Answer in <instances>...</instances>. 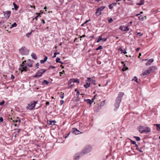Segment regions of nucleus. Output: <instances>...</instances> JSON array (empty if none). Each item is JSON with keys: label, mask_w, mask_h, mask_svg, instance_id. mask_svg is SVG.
<instances>
[{"label": "nucleus", "mask_w": 160, "mask_h": 160, "mask_svg": "<svg viewBox=\"0 0 160 160\" xmlns=\"http://www.w3.org/2000/svg\"><path fill=\"white\" fill-rule=\"evenodd\" d=\"M137 129L139 132L141 133H142L144 132L147 133L151 132V129L149 127H144L142 126H140L138 127Z\"/></svg>", "instance_id": "obj_1"}, {"label": "nucleus", "mask_w": 160, "mask_h": 160, "mask_svg": "<svg viewBox=\"0 0 160 160\" xmlns=\"http://www.w3.org/2000/svg\"><path fill=\"white\" fill-rule=\"evenodd\" d=\"M92 149V148L90 146H86L82 150L81 152V155H83L89 153Z\"/></svg>", "instance_id": "obj_2"}, {"label": "nucleus", "mask_w": 160, "mask_h": 160, "mask_svg": "<svg viewBox=\"0 0 160 160\" xmlns=\"http://www.w3.org/2000/svg\"><path fill=\"white\" fill-rule=\"evenodd\" d=\"M86 82V84H85L84 85V87L86 88H89L91 83H93V84L95 85V81L93 79H91L90 78H88V80Z\"/></svg>", "instance_id": "obj_3"}, {"label": "nucleus", "mask_w": 160, "mask_h": 160, "mask_svg": "<svg viewBox=\"0 0 160 160\" xmlns=\"http://www.w3.org/2000/svg\"><path fill=\"white\" fill-rule=\"evenodd\" d=\"M37 102L33 101L31 102L28 104V106L26 107L27 110H31L35 107V104L37 103Z\"/></svg>", "instance_id": "obj_4"}, {"label": "nucleus", "mask_w": 160, "mask_h": 160, "mask_svg": "<svg viewBox=\"0 0 160 160\" xmlns=\"http://www.w3.org/2000/svg\"><path fill=\"white\" fill-rule=\"evenodd\" d=\"M153 68H154L155 69H157V68L155 66L150 67H149L148 69L145 71L141 74V76L143 77L144 75L149 74L151 72Z\"/></svg>", "instance_id": "obj_5"}, {"label": "nucleus", "mask_w": 160, "mask_h": 160, "mask_svg": "<svg viewBox=\"0 0 160 160\" xmlns=\"http://www.w3.org/2000/svg\"><path fill=\"white\" fill-rule=\"evenodd\" d=\"M46 70L45 69H41L38 71L36 73V75L33 76L34 78H38L41 77L42 75L46 71Z\"/></svg>", "instance_id": "obj_6"}, {"label": "nucleus", "mask_w": 160, "mask_h": 160, "mask_svg": "<svg viewBox=\"0 0 160 160\" xmlns=\"http://www.w3.org/2000/svg\"><path fill=\"white\" fill-rule=\"evenodd\" d=\"M20 52L22 55H28L29 52V50L27 49L25 47H22L19 49Z\"/></svg>", "instance_id": "obj_7"}, {"label": "nucleus", "mask_w": 160, "mask_h": 160, "mask_svg": "<svg viewBox=\"0 0 160 160\" xmlns=\"http://www.w3.org/2000/svg\"><path fill=\"white\" fill-rule=\"evenodd\" d=\"M105 8L104 6H102L99 7L96 9V12L95 13V14L97 16H99L102 14V11Z\"/></svg>", "instance_id": "obj_8"}, {"label": "nucleus", "mask_w": 160, "mask_h": 160, "mask_svg": "<svg viewBox=\"0 0 160 160\" xmlns=\"http://www.w3.org/2000/svg\"><path fill=\"white\" fill-rule=\"evenodd\" d=\"M26 62V61H25L23 62L22 64L20 65L21 67L19 68V70H21L22 72L23 71L26 72L27 71L28 64L27 63H24V62Z\"/></svg>", "instance_id": "obj_9"}, {"label": "nucleus", "mask_w": 160, "mask_h": 160, "mask_svg": "<svg viewBox=\"0 0 160 160\" xmlns=\"http://www.w3.org/2000/svg\"><path fill=\"white\" fill-rule=\"evenodd\" d=\"M11 122H13L14 123H15L14 124V125L15 127H18L20 124V123L21 122V120L20 118H19L18 117L17 118V120H13L12 118H11L10 120Z\"/></svg>", "instance_id": "obj_10"}, {"label": "nucleus", "mask_w": 160, "mask_h": 160, "mask_svg": "<svg viewBox=\"0 0 160 160\" xmlns=\"http://www.w3.org/2000/svg\"><path fill=\"white\" fill-rule=\"evenodd\" d=\"M11 12L10 11L3 12L5 18L7 19H8L10 16Z\"/></svg>", "instance_id": "obj_11"}, {"label": "nucleus", "mask_w": 160, "mask_h": 160, "mask_svg": "<svg viewBox=\"0 0 160 160\" xmlns=\"http://www.w3.org/2000/svg\"><path fill=\"white\" fill-rule=\"evenodd\" d=\"M72 133L75 135H78L82 132H80L77 129V128H74L72 129Z\"/></svg>", "instance_id": "obj_12"}, {"label": "nucleus", "mask_w": 160, "mask_h": 160, "mask_svg": "<svg viewBox=\"0 0 160 160\" xmlns=\"http://www.w3.org/2000/svg\"><path fill=\"white\" fill-rule=\"evenodd\" d=\"M124 93L123 92H120L118 94V96L116 98L117 100L121 101L122 98L123 96Z\"/></svg>", "instance_id": "obj_13"}, {"label": "nucleus", "mask_w": 160, "mask_h": 160, "mask_svg": "<svg viewBox=\"0 0 160 160\" xmlns=\"http://www.w3.org/2000/svg\"><path fill=\"white\" fill-rule=\"evenodd\" d=\"M82 155H81V153H79L76 154L73 157L74 160H78L79 159L80 157H81Z\"/></svg>", "instance_id": "obj_14"}, {"label": "nucleus", "mask_w": 160, "mask_h": 160, "mask_svg": "<svg viewBox=\"0 0 160 160\" xmlns=\"http://www.w3.org/2000/svg\"><path fill=\"white\" fill-rule=\"evenodd\" d=\"M72 82H77L79 83V81L78 79L72 78L70 79L69 81V84H71Z\"/></svg>", "instance_id": "obj_15"}, {"label": "nucleus", "mask_w": 160, "mask_h": 160, "mask_svg": "<svg viewBox=\"0 0 160 160\" xmlns=\"http://www.w3.org/2000/svg\"><path fill=\"white\" fill-rule=\"evenodd\" d=\"M120 29L123 31H127L129 30V28L128 27L124 26H121Z\"/></svg>", "instance_id": "obj_16"}, {"label": "nucleus", "mask_w": 160, "mask_h": 160, "mask_svg": "<svg viewBox=\"0 0 160 160\" xmlns=\"http://www.w3.org/2000/svg\"><path fill=\"white\" fill-rule=\"evenodd\" d=\"M121 102V101H119L117 100V99H116L115 103V107L116 109L118 108L119 107L120 104Z\"/></svg>", "instance_id": "obj_17"}, {"label": "nucleus", "mask_w": 160, "mask_h": 160, "mask_svg": "<svg viewBox=\"0 0 160 160\" xmlns=\"http://www.w3.org/2000/svg\"><path fill=\"white\" fill-rule=\"evenodd\" d=\"M154 61V60L153 59H150L148 60L147 62L146 63V65L147 66L150 65Z\"/></svg>", "instance_id": "obj_18"}, {"label": "nucleus", "mask_w": 160, "mask_h": 160, "mask_svg": "<svg viewBox=\"0 0 160 160\" xmlns=\"http://www.w3.org/2000/svg\"><path fill=\"white\" fill-rule=\"evenodd\" d=\"M117 5V3H113L110 4L109 6V8L110 9H112L113 8L114 6H116Z\"/></svg>", "instance_id": "obj_19"}, {"label": "nucleus", "mask_w": 160, "mask_h": 160, "mask_svg": "<svg viewBox=\"0 0 160 160\" xmlns=\"http://www.w3.org/2000/svg\"><path fill=\"white\" fill-rule=\"evenodd\" d=\"M56 122V121L55 120L48 121L47 122V124L48 125H53V124L52 123Z\"/></svg>", "instance_id": "obj_20"}, {"label": "nucleus", "mask_w": 160, "mask_h": 160, "mask_svg": "<svg viewBox=\"0 0 160 160\" xmlns=\"http://www.w3.org/2000/svg\"><path fill=\"white\" fill-rule=\"evenodd\" d=\"M32 58L34 60H36L37 58V56L35 53H32L31 55Z\"/></svg>", "instance_id": "obj_21"}, {"label": "nucleus", "mask_w": 160, "mask_h": 160, "mask_svg": "<svg viewBox=\"0 0 160 160\" xmlns=\"http://www.w3.org/2000/svg\"><path fill=\"white\" fill-rule=\"evenodd\" d=\"M84 101H86L88 103V104H89L90 105L93 102V101H92L91 100H90V99H84Z\"/></svg>", "instance_id": "obj_22"}, {"label": "nucleus", "mask_w": 160, "mask_h": 160, "mask_svg": "<svg viewBox=\"0 0 160 160\" xmlns=\"http://www.w3.org/2000/svg\"><path fill=\"white\" fill-rule=\"evenodd\" d=\"M49 83V82L45 80H44L42 82V84L43 85H48Z\"/></svg>", "instance_id": "obj_23"}, {"label": "nucleus", "mask_w": 160, "mask_h": 160, "mask_svg": "<svg viewBox=\"0 0 160 160\" xmlns=\"http://www.w3.org/2000/svg\"><path fill=\"white\" fill-rule=\"evenodd\" d=\"M119 50L121 52V53H123L124 54L127 53V52L125 51V49L122 50L121 48H119Z\"/></svg>", "instance_id": "obj_24"}, {"label": "nucleus", "mask_w": 160, "mask_h": 160, "mask_svg": "<svg viewBox=\"0 0 160 160\" xmlns=\"http://www.w3.org/2000/svg\"><path fill=\"white\" fill-rule=\"evenodd\" d=\"M154 125L157 126V130L158 131H160V124H155Z\"/></svg>", "instance_id": "obj_25"}, {"label": "nucleus", "mask_w": 160, "mask_h": 160, "mask_svg": "<svg viewBox=\"0 0 160 160\" xmlns=\"http://www.w3.org/2000/svg\"><path fill=\"white\" fill-rule=\"evenodd\" d=\"M144 3V0H141L139 2L137 3V4L138 5H142Z\"/></svg>", "instance_id": "obj_26"}, {"label": "nucleus", "mask_w": 160, "mask_h": 160, "mask_svg": "<svg viewBox=\"0 0 160 160\" xmlns=\"http://www.w3.org/2000/svg\"><path fill=\"white\" fill-rule=\"evenodd\" d=\"M102 39L103 38H102V35H101L99 37L98 40L97 41V42H100V41H101L102 40Z\"/></svg>", "instance_id": "obj_27"}, {"label": "nucleus", "mask_w": 160, "mask_h": 160, "mask_svg": "<svg viewBox=\"0 0 160 160\" xmlns=\"http://www.w3.org/2000/svg\"><path fill=\"white\" fill-rule=\"evenodd\" d=\"M17 25L16 22H14L13 24H12L10 27V28H12L13 27H16L17 26Z\"/></svg>", "instance_id": "obj_28"}, {"label": "nucleus", "mask_w": 160, "mask_h": 160, "mask_svg": "<svg viewBox=\"0 0 160 160\" xmlns=\"http://www.w3.org/2000/svg\"><path fill=\"white\" fill-rule=\"evenodd\" d=\"M13 4L15 9L17 10L18 8V7L14 2L13 3Z\"/></svg>", "instance_id": "obj_29"}, {"label": "nucleus", "mask_w": 160, "mask_h": 160, "mask_svg": "<svg viewBox=\"0 0 160 160\" xmlns=\"http://www.w3.org/2000/svg\"><path fill=\"white\" fill-rule=\"evenodd\" d=\"M33 31V30H31V32H28V33H27L26 34V36L28 38H29V37H30V35L31 34L32 32Z\"/></svg>", "instance_id": "obj_30"}, {"label": "nucleus", "mask_w": 160, "mask_h": 160, "mask_svg": "<svg viewBox=\"0 0 160 160\" xmlns=\"http://www.w3.org/2000/svg\"><path fill=\"white\" fill-rule=\"evenodd\" d=\"M133 138L136 139V140L137 141H139L140 140V138L138 137L134 136Z\"/></svg>", "instance_id": "obj_31"}, {"label": "nucleus", "mask_w": 160, "mask_h": 160, "mask_svg": "<svg viewBox=\"0 0 160 160\" xmlns=\"http://www.w3.org/2000/svg\"><path fill=\"white\" fill-rule=\"evenodd\" d=\"M60 54V53L59 52H55L54 54V55L52 57V58H55V57H56V55L57 54Z\"/></svg>", "instance_id": "obj_32"}, {"label": "nucleus", "mask_w": 160, "mask_h": 160, "mask_svg": "<svg viewBox=\"0 0 160 160\" xmlns=\"http://www.w3.org/2000/svg\"><path fill=\"white\" fill-rule=\"evenodd\" d=\"M60 58L58 57L57 58H56V62L57 63L60 62Z\"/></svg>", "instance_id": "obj_33"}, {"label": "nucleus", "mask_w": 160, "mask_h": 160, "mask_svg": "<svg viewBox=\"0 0 160 160\" xmlns=\"http://www.w3.org/2000/svg\"><path fill=\"white\" fill-rule=\"evenodd\" d=\"M68 84L69 85V86L68 87V88H72L73 87V85H74L73 84H71H71H69V82H68Z\"/></svg>", "instance_id": "obj_34"}, {"label": "nucleus", "mask_w": 160, "mask_h": 160, "mask_svg": "<svg viewBox=\"0 0 160 160\" xmlns=\"http://www.w3.org/2000/svg\"><path fill=\"white\" fill-rule=\"evenodd\" d=\"M102 48V46H99L98 48L96 49V50H98Z\"/></svg>", "instance_id": "obj_35"}, {"label": "nucleus", "mask_w": 160, "mask_h": 160, "mask_svg": "<svg viewBox=\"0 0 160 160\" xmlns=\"http://www.w3.org/2000/svg\"><path fill=\"white\" fill-rule=\"evenodd\" d=\"M130 141L133 144H135L136 145V142H135V141H133L131 139H129Z\"/></svg>", "instance_id": "obj_36"}, {"label": "nucleus", "mask_w": 160, "mask_h": 160, "mask_svg": "<svg viewBox=\"0 0 160 160\" xmlns=\"http://www.w3.org/2000/svg\"><path fill=\"white\" fill-rule=\"evenodd\" d=\"M14 130H17V134L19 133L21 131V129H15Z\"/></svg>", "instance_id": "obj_37"}, {"label": "nucleus", "mask_w": 160, "mask_h": 160, "mask_svg": "<svg viewBox=\"0 0 160 160\" xmlns=\"http://www.w3.org/2000/svg\"><path fill=\"white\" fill-rule=\"evenodd\" d=\"M138 18H139V20H141V21H143L144 19V17H143L141 16L139 17Z\"/></svg>", "instance_id": "obj_38"}, {"label": "nucleus", "mask_w": 160, "mask_h": 160, "mask_svg": "<svg viewBox=\"0 0 160 160\" xmlns=\"http://www.w3.org/2000/svg\"><path fill=\"white\" fill-rule=\"evenodd\" d=\"M43 56L44 57L43 60L46 62L48 58V57L47 56H46L44 55H43Z\"/></svg>", "instance_id": "obj_39"}, {"label": "nucleus", "mask_w": 160, "mask_h": 160, "mask_svg": "<svg viewBox=\"0 0 160 160\" xmlns=\"http://www.w3.org/2000/svg\"><path fill=\"white\" fill-rule=\"evenodd\" d=\"M36 14H38V15L37 16H36L34 18H33V20H34V19L37 20V18L39 17L40 14L38 13H36Z\"/></svg>", "instance_id": "obj_40"}, {"label": "nucleus", "mask_w": 160, "mask_h": 160, "mask_svg": "<svg viewBox=\"0 0 160 160\" xmlns=\"http://www.w3.org/2000/svg\"><path fill=\"white\" fill-rule=\"evenodd\" d=\"M60 97L62 99L64 97V93H62L60 95Z\"/></svg>", "instance_id": "obj_41"}, {"label": "nucleus", "mask_w": 160, "mask_h": 160, "mask_svg": "<svg viewBox=\"0 0 160 160\" xmlns=\"http://www.w3.org/2000/svg\"><path fill=\"white\" fill-rule=\"evenodd\" d=\"M113 21V20L112 18H110L109 20H108V22L110 23L112 22Z\"/></svg>", "instance_id": "obj_42"}, {"label": "nucleus", "mask_w": 160, "mask_h": 160, "mask_svg": "<svg viewBox=\"0 0 160 160\" xmlns=\"http://www.w3.org/2000/svg\"><path fill=\"white\" fill-rule=\"evenodd\" d=\"M90 21H91V20L90 19L87 20L83 24H82V26H83L84 24H86L88 22H89Z\"/></svg>", "instance_id": "obj_43"}, {"label": "nucleus", "mask_w": 160, "mask_h": 160, "mask_svg": "<svg viewBox=\"0 0 160 160\" xmlns=\"http://www.w3.org/2000/svg\"><path fill=\"white\" fill-rule=\"evenodd\" d=\"M5 103V102L4 100H3L1 102H0V105L2 106Z\"/></svg>", "instance_id": "obj_44"}, {"label": "nucleus", "mask_w": 160, "mask_h": 160, "mask_svg": "<svg viewBox=\"0 0 160 160\" xmlns=\"http://www.w3.org/2000/svg\"><path fill=\"white\" fill-rule=\"evenodd\" d=\"M135 146L136 147V150H137V151L139 150V148L138 147V145L137 144H136L135 145Z\"/></svg>", "instance_id": "obj_45"}, {"label": "nucleus", "mask_w": 160, "mask_h": 160, "mask_svg": "<svg viewBox=\"0 0 160 160\" xmlns=\"http://www.w3.org/2000/svg\"><path fill=\"white\" fill-rule=\"evenodd\" d=\"M79 94H80V92L78 91L77 92V93H76V95L78 97Z\"/></svg>", "instance_id": "obj_46"}, {"label": "nucleus", "mask_w": 160, "mask_h": 160, "mask_svg": "<svg viewBox=\"0 0 160 160\" xmlns=\"http://www.w3.org/2000/svg\"><path fill=\"white\" fill-rule=\"evenodd\" d=\"M36 67L37 68H38V66H39V63L38 62H37L36 64Z\"/></svg>", "instance_id": "obj_47"}, {"label": "nucleus", "mask_w": 160, "mask_h": 160, "mask_svg": "<svg viewBox=\"0 0 160 160\" xmlns=\"http://www.w3.org/2000/svg\"><path fill=\"white\" fill-rule=\"evenodd\" d=\"M0 121L1 122H2L3 121V118L2 117H0Z\"/></svg>", "instance_id": "obj_48"}, {"label": "nucleus", "mask_w": 160, "mask_h": 160, "mask_svg": "<svg viewBox=\"0 0 160 160\" xmlns=\"http://www.w3.org/2000/svg\"><path fill=\"white\" fill-rule=\"evenodd\" d=\"M45 62L44 61V60H40V62L41 63H44Z\"/></svg>", "instance_id": "obj_49"}, {"label": "nucleus", "mask_w": 160, "mask_h": 160, "mask_svg": "<svg viewBox=\"0 0 160 160\" xmlns=\"http://www.w3.org/2000/svg\"><path fill=\"white\" fill-rule=\"evenodd\" d=\"M51 68L54 69V68H55V67L54 66H50L49 67V68L50 69Z\"/></svg>", "instance_id": "obj_50"}, {"label": "nucleus", "mask_w": 160, "mask_h": 160, "mask_svg": "<svg viewBox=\"0 0 160 160\" xmlns=\"http://www.w3.org/2000/svg\"><path fill=\"white\" fill-rule=\"evenodd\" d=\"M139 34H140V36H142L143 35V34L141 33L140 32H138L137 34H136V35H138Z\"/></svg>", "instance_id": "obj_51"}, {"label": "nucleus", "mask_w": 160, "mask_h": 160, "mask_svg": "<svg viewBox=\"0 0 160 160\" xmlns=\"http://www.w3.org/2000/svg\"><path fill=\"white\" fill-rule=\"evenodd\" d=\"M60 104L61 105H62L63 102H64V101L63 100H61L60 101Z\"/></svg>", "instance_id": "obj_52"}, {"label": "nucleus", "mask_w": 160, "mask_h": 160, "mask_svg": "<svg viewBox=\"0 0 160 160\" xmlns=\"http://www.w3.org/2000/svg\"><path fill=\"white\" fill-rule=\"evenodd\" d=\"M107 40V38H103V39H102L103 41L104 42H105Z\"/></svg>", "instance_id": "obj_53"}, {"label": "nucleus", "mask_w": 160, "mask_h": 160, "mask_svg": "<svg viewBox=\"0 0 160 160\" xmlns=\"http://www.w3.org/2000/svg\"><path fill=\"white\" fill-rule=\"evenodd\" d=\"M134 78H136V79L135 80V81L137 82H138V78H137V77H135Z\"/></svg>", "instance_id": "obj_54"}, {"label": "nucleus", "mask_w": 160, "mask_h": 160, "mask_svg": "<svg viewBox=\"0 0 160 160\" xmlns=\"http://www.w3.org/2000/svg\"><path fill=\"white\" fill-rule=\"evenodd\" d=\"M14 78H15L14 76L13 75H11V79H14Z\"/></svg>", "instance_id": "obj_55"}, {"label": "nucleus", "mask_w": 160, "mask_h": 160, "mask_svg": "<svg viewBox=\"0 0 160 160\" xmlns=\"http://www.w3.org/2000/svg\"><path fill=\"white\" fill-rule=\"evenodd\" d=\"M28 66L29 67H32V64H31L30 65L28 64Z\"/></svg>", "instance_id": "obj_56"}, {"label": "nucleus", "mask_w": 160, "mask_h": 160, "mask_svg": "<svg viewBox=\"0 0 160 160\" xmlns=\"http://www.w3.org/2000/svg\"><path fill=\"white\" fill-rule=\"evenodd\" d=\"M46 104L47 105H49V102H48V101L47 102H46Z\"/></svg>", "instance_id": "obj_57"}, {"label": "nucleus", "mask_w": 160, "mask_h": 160, "mask_svg": "<svg viewBox=\"0 0 160 160\" xmlns=\"http://www.w3.org/2000/svg\"><path fill=\"white\" fill-rule=\"evenodd\" d=\"M140 48H138L136 49V50L137 52H138L140 50Z\"/></svg>", "instance_id": "obj_58"}, {"label": "nucleus", "mask_w": 160, "mask_h": 160, "mask_svg": "<svg viewBox=\"0 0 160 160\" xmlns=\"http://www.w3.org/2000/svg\"><path fill=\"white\" fill-rule=\"evenodd\" d=\"M64 72V70H63L62 72H60V74H62Z\"/></svg>", "instance_id": "obj_59"}, {"label": "nucleus", "mask_w": 160, "mask_h": 160, "mask_svg": "<svg viewBox=\"0 0 160 160\" xmlns=\"http://www.w3.org/2000/svg\"><path fill=\"white\" fill-rule=\"evenodd\" d=\"M42 23H45V21L44 20L42 19Z\"/></svg>", "instance_id": "obj_60"}, {"label": "nucleus", "mask_w": 160, "mask_h": 160, "mask_svg": "<svg viewBox=\"0 0 160 160\" xmlns=\"http://www.w3.org/2000/svg\"><path fill=\"white\" fill-rule=\"evenodd\" d=\"M138 151H139L140 152H143L142 151L141 149H139V150H138Z\"/></svg>", "instance_id": "obj_61"}, {"label": "nucleus", "mask_w": 160, "mask_h": 160, "mask_svg": "<svg viewBox=\"0 0 160 160\" xmlns=\"http://www.w3.org/2000/svg\"><path fill=\"white\" fill-rule=\"evenodd\" d=\"M31 8L33 7L34 9H35V6H31Z\"/></svg>", "instance_id": "obj_62"}, {"label": "nucleus", "mask_w": 160, "mask_h": 160, "mask_svg": "<svg viewBox=\"0 0 160 160\" xmlns=\"http://www.w3.org/2000/svg\"><path fill=\"white\" fill-rule=\"evenodd\" d=\"M64 138H66L68 137V136H64Z\"/></svg>", "instance_id": "obj_63"}, {"label": "nucleus", "mask_w": 160, "mask_h": 160, "mask_svg": "<svg viewBox=\"0 0 160 160\" xmlns=\"http://www.w3.org/2000/svg\"><path fill=\"white\" fill-rule=\"evenodd\" d=\"M139 15H140V13H138V14H137L136 15V16H139Z\"/></svg>", "instance_id": "obj_64"}]
</instances>
